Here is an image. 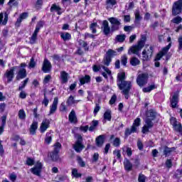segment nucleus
Here are the masks:
<instances>
[{"label":"nucleus","mask_w":182,"mask_h":182,"mask_svg":"<svg viewBox=\"0 0 182 182\" xmlns=\"http://www.w3.org/2000/svg\"><path fill=\"white\" fill-rule=\"evenodd\" d=\"M58 97H55L53 102L52 105L50 107V114H53L58 109Z\"/></svg>","instance_id":"a211bd4d"},{"label":"nucleus","mask_w":182,"mask_h":182,"mask_svg":"<svg viewBox=\"0 0 182 182\" xmlns=\"http://www.w3.org/2000/svg\"><path fill=\"white\" fill-rule=\"evenodd\" d=\"M124 166L127 171H132V168H133V164L130 163V161H129V159L124 160Z\"/></svg>","instance_id":"a878e982"},{"label":"nucleus","mask_w":182,"mask_h":182,"mask_svg":"<svg viewBox=\"0 0 182 182\" xmlns=\"http://www.w3.org/2000/svg\"><path fill=\"white\" fill-rule=\"evenodd\" d=\"M41 28H43V22L39 21L36 26V29H35L34 32H37L39 33V31H41Z\"/></svg>","instance_id":"49530a36"},{"label":"nucleus","mask_w":182,"mask_h":182,"mask_svg":"<svg viewBox=\"0 0 182 182\" xmlns=\"http://www.w3.org/2000/svg\"><path fill=\"white\" fill-rule=\"evenodd\" d=\"M2 19H4V14L0 13V23H2V25H6L8 23V14H4V19L2 21Z\"/></svg>","instance_id":"c756f323"},{"label":"nucleus","mask_w":182,"mask_h":182,"mask_svg":"<svg viewBox=\"0 0 182 182\" xmlns=\"http://www.w3.org/2000/svg\"><path fill=\"white\" fill-rule=\"evenodd\" d=\"M72 175L73 176V177H75V178H80V177H82V173H79L77 172V169L76 168H73L72 170Z\"/></svg>","instance_id":"c03bdc74"},{"label":"nucleus","mask_w":182,"mask_h":182,"mask_svg":"<svg viewBox=\"0 0 182 182\" xmlns=\"http://www.w3.org/2000/svg\"><path fill=\"white\" fill-rule=\"evenodd\" d=\"M36 130H38V122L34 121L32 122L29 129L30 134L33 136L36 134Z\"/></svg>","instance_id":"aec40b11"},{"label":"nucleus","mask_w":182,"mask_h":182,"mask_svg":"<svg viewBox=\"0 0 182 182\" xmlns=\"http://www.w3.org/2000/svg\"><path fill=\"white\" fill-rule=\"evenodd\" d=\"M156 114H157L156 113V112L150 109L146 112V119H149L150 120H154V119H156Z\"/></svg>","instance_id":"bb28decb"},{"label":"nucleus","mask_w":182,"mask_h":182,"mask_svg":"<svg viewBox=\"0 0 182 182\" xmlns=\"http://www.w3.org/2000/svg\"><path fill=\"white\" fill-rule=\"evenodd\" d=\"M181 21H182V18H181V17H180V16H176V17H175V18L172 20V22H173V23H177V24L181 23Z\"/></svg>","instance_id":"13d9d810"},{"label":"nucleus","mask_w":182,"mask_h":182,"mask_svg":"<svg viewBox=\"0 0 182 182\" xmlns=\"http://www.w3.org/2000/svg\"><path fill=\"white\" fill-rule=\"evenodd\" d=\"M116 55H117V52L112 49H109L106 53V56H108V58H109L110 59H112L113 56H116Z\"/></svg>","instance_id":"ea45409f"},{"label":"nucleus","mask_w":182,"mask_h":182,"mask_svg":"<svg viewBox=\"0 0 182 182\" xmlns=\"http://www.w3.org/2000/svg\"><path fill=\"white\" fill-rule=\"evenodd\" d=\"M170 123L173 126V129L175 130V132H177L178 133H182L181 123L177 121L176 118L171 117L170 119Z\"/></svg>","instance_id":"9b49d317"},{"label":"nucleus","mask_w":182,"mask_h":182,"mask_svg":"<svg viewBox=\"0 0 182 182\" xmlns=\"http://www.w3.org/2000/svg\"><path fill=\"white\" fill-rule=\"evenodd\" d=\"M146 44V37L142 36L141 38L138 41L137 44L129 48L128 50V55H136V56H140V50L144 48Z\"/></svg>","instance_id":"f03ea898"},{"label":"nucleus","mask_w":182,"mask_h":182,"mask_svg":"<svg viewBox=\"0 0 182 182\" xmlns=\"http://www.w3.org/2000/svg\"><path fill=\"white\" fill-rule=\"evenodd\" d=\"M16 69H18V67L14 66V67L11 68L9 70H7L6 71L4 76H5V77H6L8 83H10V82H12V80L15 76V74L14 72Z\"/></svg>","instance_id":"ddd939ff"},{"label":"nucleus","mask_w":182,"mask_h":182,"mask_svg":"<svg viewBox=\"0 0 182 182\" xmlns=\"http://www.w3.org/2000/svg\"><path fill=\"white\" fill-rule=\"evenodd\" d=\"M154 52V48L153 46L149 45L146 46L144 50L142 51V60H150L153 56Z\"/></svg>","instance_id":"39448f33"},{"label":"nucleus","mask_w":182,"mask_h":182,"mask_svg":"<svg viewBox=\"0 0 182 182\" xmlns=\"http://www.w3.org/2000/svg\"><path fill=\"white\" fill-rule=\"evenodd\" d=\"M178 50H182V37L178 38Z\"/></svg>","instance_id":"774afa93"},{"label":"nucleus","mask_w":182,"mask_h":182,"mask_svg":"<svg viewBox=\"0 0 182 182\" xmlns=\"http://www.w3.org/2000/svg\"><path fill=\"white\" fill-rule=\"evenodd\" d=\"M61 83H66L69 80V74L66 71H62L60 73Z\"/></svg>","instance_id":"4be33fe9"},{"label":"nucleus","mask_w":182,"mask_h":182,"mask_svg":"<svg viewBox=\"0 0 182 182\" xmlns=\"http://www.w3.org/2000/svg\"><path fill=\"white\" fill-rule=\"evenodd\" d=\"M140 124H141V119L139 117H137L134 120L131 128H127L125 129L124 136L126 137H129L130 134H133V133H137L139 127H140Z\"/></svg>","instance_id":"7ed1b4c3"},{"label":"nucleus","mask_w":182,"mask_h":182,"mask_svg":"<svg viewBox=\"0 0 182 182\" xmlns=\"http://www.w3.org/2000/svg\"><path fill=\"white\" fill-rule=\"evenodd\" d=\"M154 89H156V85H149L146 87L143 88L142 90L144 93H150V92L151 90H154Z\"/></svg>","instance_id":"e433bc0d"},{"label":"nucleus","mask_w":182,"mask_h":182,"mask_svg":"<svg viewBox=\"0 0 182 182\" xmlns=\"http://www.w3.org/2000/svg\"><path fill=\"white\" fill-rule=\"evenodd\" d=\"M117 85L119 90L124 95L125 98L129 99V93L132 89V82L126 80V73L122 72L117 74Z\"/></svg>","instance_id":"f257e3e1"},{"label":"nucleus","mask_w":182,"mask_h":182,"mask_svg":"<svg viewBox=\"0 0 182 182\" xmlns=\"http://www.w3.org/2000/svg\"><path fill=\"white\" fill-rule=\"evenodd\" d=\"M76 141L75 144L73 145L74 150L76 153H80L83 149H85V145H83V136L82 135L77 134L75 135Z\"/></svg>","instance_id":"20e7f679"},{"label":"nucleus","mask_w":182,"mask_h":182,"mask_svg":"<svg viewBox=\"0 0 182 182\" xmlns=\"http://www.w3.org/2000/svg\"><path fill=\"white\" fill-rule=\"evenodd\" d=\"M50 126V122L48 119H45L41 122V127H40V132L41 133H45L49 129Z\"/></svg>","instance_id":"4468645a"},{"label":"nucleus","mask_w":182,"mask_h":182,"mask_svg":"<svg viewBox=\"0 0 182 182\" xmlns=\"http://www.w3.org/2000/svg\"><path fill=\"white\" fill-rule=\"evenodd\" d=\"M102 31L104 33V35L107 36L109 33H110V27L109 26V22L107 21H104L102 22Z\"/></svg>","instance_id":"6ab92c4d"},{"label":"nucleus","mask_w":182,"mask_h":182,"mask_svg":"<svg viewBox=\"0 0 182 182\" xmlns=\"http://www.w3.org/2000/svg\"><path fill=\"white\" fill-rule=\"evenodd\" d=\"M99 160V154L98 153H95L93 156H92V161L94 163H96Z\"/></svg>","instance_id":"338daca9"},{"label":"nucleus","mask_w":182,"mask_h":182,"mask_svg":"<svg viewBox=\"0 0 182 182\" xmlns=\"http://www.w3.org/2000/svg\"><path fill=\"white\" fill-rule=\"evenodd\" d=\"M38 32L34 31L33 35L31 36L30 38V43L33 44L36 43V39H38Z\"/></svg>","instance_id":"58836bf2"},{"label":"nucleus","mask_w":182,"mask_h":182,"mask_svg":"<svg viewBox=\"0 0 182 182\" xmlns=\"http://www.w3.org/2000/svg\"><path fill=\"white\" fill-rule=\"evenodd\" d=\"M117 4L116 0H106L107 9H112Z\"/></svg>","instance_id":"cd10ccee"},{"label":"nucleus","mask_w":182,"mask_h":182,"mask_svg":"<svg viewBox=\"0 0 182 182\" xmlns=\"http://www.w3.org/2000/svg\"><path fill=\"white\" fill-rule=\"evenodd\" d=\"M42 103L46 106V107H48V105H49V100H48V97H46V94H44V99Z\"/></svg>","instance_id":"052dcab7"},{"label":"nucleus","mask_w":182,"mask_h":182,"mask_svg":"<svg viewBox=\"0 0 182 182\" xmlns=\"http://www.w3.org/2000/svg\"><path fill=\"white\" fill-rule=\"evenodd\" d=\"M97 126H99V121L93 120L92 122V125L89 127V132H94Z\"/></svg>","instance_id":"473e14b6"},{"label":"nucleus","mask_w":182,"mask_h":182,"mask_svg":"<svg viewBox=\"0 0 182 182\" xmlns=\"http://www.w3.org/2000/svg\"><path fill=\"white\" fill-rule=\"evenodd\" d=\"M95 141L98 147H102V146H103V143H105V136L103 135H100L96 138Z\"/></svg>","instance_id":"393cba45"},{"label":"nucleus","mask_w":182,"mask_h":182,"mask_svg":"<svg viewBox=\"0 0 182 182\" xmlns=\"http://www.w3.org/2000/svg\"><path fill=\"white\" fill-rule=\"evenodd\" d=\"M60 9H61L59 6H57L56 4H53L50 8V12H53V11H56L58 15H61L62 12H60Z\"/></svg>","instance_id":"c9c22d12"},{"label":"nucleus","mask_w":182,"mask_h":182,"mask_svg":"<svg viewBox=\"0 0 182 182\" xmlns=\"http://www.w3.org/2000/svg\"><path fill=\"white\" fill-rule=\"evenodd\" d=\"M153 126H154V123H153V119H149V118H146L145 119V124L141 129V132L143 133V134L149 133V129H151Z\"/></svg>","instance_id":"f8f14e48"},{"label":"nucleus","mask_w":182,"mask_h":182,"mask_svg":"<svg viewBox=\"0 0 182 182\" xmlns=\"http://www.w3.org/2000/svg\"><path fill=\"white\" fill-rule=\"evenodd\" d=\"M52 69V64L47 59H45L43 63L42 70L44 73H49Z\"/></svg>","instance_id":"dca6fc26"},{"label":"nucleus","mask_w":182,"mask_h":182,"mask_svg":"<svg viewBox=\"0 0 182 182\" xmlns=\"http://www.w3.org/2000/svg\"><path fill=\"white\" fill-rule=\"evenodd\" d=\"M121 63L123 66H126L127 65V55H124L121 57Z\"/></svg>","instance_id":"3c124183"},{"label":"nucleus","mask_w":182,"mask_h":182,"mask_svg":"<svg viewBox=\"0 0 182 182\" xmlns=\"http://www.w3.org/2000/svg\"><path fill=\"white\" fill-rule=\"evenodd\" d=\"M80 130L81 132H83L84 133H86L89 130V126H87V125H86V126H81V127H80Z\"/></svg>","instance_id":"e2e57ef3"},{"label":"nucleus","mask_w":182,"mask_h":182,"mask_svg":"<svg viewBox=\"0 0 182 182\" xmlns=\"http://www.w3.org/2000/svg\"><path fill=\"white\" fill-rule=\"evenodd\" d=\"M52 137H53V135L50 132H47L46 134V138H45V143L46 144H50L52 143Z\"/></svg>","instance_id":"c85d7f7f"},{"label":"nucleus","mask_w":182,"mask_h":182,"mask_svg":"<svg viewBox=\"0 0 182 182\" xmlns=\"http://www.w3.org/2000/svg\"><path fill=\"white\" fill-rule=\"evenodd\" d=\"M29 82V78H26L23 81L21 82L22 85L18 87V90H23L28 82Z\"/></svg>","instance_id":"a19ab883"},{"label":"nucleus","mask_w":182,"mask_h":182,"mask_svg":"<svg viewBox=\"0 0 182 182\" xmlns=\"http://www.w3.org/2000/svg\"><path fill=\"white\" fill-rule=\"evenodd\" d=\"M130 63L132 66H137V65H140V60L136 57H133L130 60Z\"/></svg>","instance_id":"4c0bfd02"},{"label":"nucleus","mask_w":182,"mask_h":182,"mask_svg":"<svg viewBox=\"0 0 182 182\" xmlns=\"http://www.w3.org/2000/svg\"><path fill=\"white\" fill-rule=\"evenodd\" d=\"M121 144L120 138H115L113 141V146L114 147H119Z\"/></svg>","instance_id":"603ef678"},{"label":"nucleus","mask_w":182,"mask_h":182,"mask_svg":"<svg viewBox=\"0 0 182 182\" xmlns=\"http://www.w3.org/2000/svg\"><path fill=\"white\" fill-rule=\"evenodd\" d=\"M102 68L103 70H105V72L102 73V76L105 79H109V76H112V71L105 65H102Z\"/></svg>","instance_id":"412c9836"},{"label":"nucleus","mask_w":182,"mask_h":182,"mask_svg":"<svg viewBox=\"0 0 182 182\" xmlns=\"http://www.w3.org/2000/svg\"><path fill=\"white\" fill-rule=\"evenodd\" d=\"M177 103H178V92H173V95L171 100V107L176 109L177 107Z\"/></svg>","instance_id":"f3484780"},{"label":"nucleus","mask_w":182,"mask_h":182,"mask_svg":"<svg viewBox=\"0 0 182 182\" xmlns=\"http://www.w3.org/2000/svg\"><path fill=\"white\" fill-rule=\"evenodd\" d=\"M50 79H52V76H50V75H47L43 80L44 85L49 83V80H50Z\"/></svg>","instance_id":"680f3d73"},{"label":"nucleus","mask_w":182,"mask_h":182,"mask_svg":"<svg viewBox=\"0 0 182 182\" xmlns=\"http://www.w3.org/2000/svg\"><path fill=\"white\" fill-rule=\"evenodd\" d=\"M108 21L112 25V32H115V31H119V29H120V25H122V23H120V20H119L117 18L111 17L108 18Z\"/></svg>","instance_id":"9d476101"},{"label":"nucleus","mask_w":182,"mask_h":182,"mask_svg":"<svg viewBox=\"0 0 182 182\" xmlns=\"http://www.w3.org/2000/svg\"><path fill=\"white\" fill-rule=\"evenodd\" d=\"M170 48H171V43H169L168 46H166L162 49L161 52L164 54V55L167 54V52H168V50H170Z\"/></svg>","instance_id":"de8ad7c7"},{"label":"nucleus","mask_w":182,"mask_h":182,"mask_svg":"<svg viewBox=\"0 0 182 182\" xmlns=\"http://www.w3.org/2000/svg\"><path fill=\"white\" fill-rule=\"evenodd\" d=\"M166 166L167 168H171V167L173 166V162H171V159L166 160Z\"/></svg>","instance_id":"0e129e2a"},{"label":"nucleus","mask_w":182,"mask_h":182,"mask_svg":"<svg viewBox=\"0 0 182 182\" xmlns=\"http://www.w3.org/2000/svg\"><path fill=\"white\" fill-rule=\"evenodd\" d=\"M134 15H135V23H139V22H140L141 21V19H143V17H141V16H140V11L139 10H136L134 12Z\"/></svg>","instance_id":"7c9ffc66"},{"label":"nucleus","mask_w":182,"mask_h":182,"mask_svg":"<svg viewBox=\"0 0 182 182\" xmlns=\"http://www.w3.org/2000/svg\"><path fill=\"white\" fill-rule=\"evenodd\" d=\"M62 147V144L60 143L57 142L54 144V150L53 152L50 153V159L53 161H56L58 159H59V151H60V148Z\"/></svg>","instance_id":"0eeeda50"},{"label":"nucleus","mask_w":182,"mask_h":182,"mask_svg":"<svg viewBox=\"0 0 182 182\" xmlns=\"http://www.w3.org/2000/svg\"><path fill=\"white\" fill-rule=\"evenodd\" d=\"M97 28V23H91L90 26V31H92V33H96L97 31L96 28Z\"/></svg>","instance_id":"09e8293b"},{"label":"nucleus","mask_w":182,"mask_h":182,"mask_svg":"<svg viewBox=\"0 0 182 182\" xmlns=\"http://www.w3.org/2000/svg\"><path fill=\"white\" fill-rule=\"evenodd\" d=\"M77 102H79V100L78 101L75 100V98L73 97V96L70 95L67 100L66 103L68 106H72V105H75V103H77Z\"/></svg>","instance_id":"f704fd0d"},{"label":"nucleus","mask_w":182,"mask_h":182,"mask_svg":"<svg viewBox=\"0 0 182 182\" xmlns=\"http://www.w3.org/2000/svg\"><path fill=\"white\" fill-rule=\"evenodd\" d=\"M31 171L35 176H40L41 171H42V164L41 162L37 163L33 168H31Z\"/></svg>","instance_id":"2eb2a0df"},{"label":"nucleus","mask_w":182,"mask_h":182,"mask_svg":"<svg viewBox=\"0 0 182 182\" xmlns=\"http://www.w3.org/2000/svg\"><path fill=\"white\" fill-rule=\"evenodd\" d=\"M27 166H33L35 164V161L31 158H28L26 160Z\"/></svg>","instance_id":"bf43d9fd"},{"label":"nucleus","mask_w":182,"mask_h":182,"mask_svg":"<svg viewBox=\"0 0 182 182\" xmlns=\"http://www.w3.org/2000/svg\"><path fill=\"white\" fill-rule=\"evenodd\" d=\"M146 176L143 175V173H139L138 177L139 182H146Z\"/></svg>","instance_id":"5fc2aeb1"},{"label":"nucleus","mask_w":182,"mask_h":182,"mask_svg":"<svg viewBox=\"0 0 182 182\" xmlns=\"http://www.w3.org/2000/svg\"><path fill=\"white\" fill-rule=\"evenodd\" d=\"M77 161H78V164H79V166H80V167H85L86 163L85 161H83V159H82V158L78 157Z\"/></svg>","instance_id":"4d7b16f0"},{"label":"nucleus","mask_w":182,"mask_h":182,"mask_svg":"<svg viewBox=\"0 0 182 182\" xmlns=\"http://www.w3.org/2000/svg\"><path fill=\"white\" fill-rule=\"evenodd\" d=\"M79 43L80 46H82V48H85V50H89V48H87V43H86L84 41L80 40L79 41Z\"/></svg>","instance_id":"864d4df0"},{"label":"nucleus","mask_w":182,"mask_h":182,"mask_svg":"<svg viewBox=\"0 0 182 182\" xmlns=\"http://www.w3.org/2000/svg\"><path fill=\"white\" fill-rule=\"evenodd\" d=\"M18 117L21 120H25L26 118V114H25V111L23 109H20L18 111Z\"/></svg>","instance_id":"37998d69"},{"label":"nucleus","mask_w":182,"mask_h":182,"mask_svg":"<svg viewBox=\"0 0 182 182\" xmlns=\"http://www.w3.org/2000/svg\"><path fill=\"white\" fill-rule=\"evenodd\" d=\"M174 148H169L168 146H165L164 150V154L165 156H168V154H170L171 153V151H173Z\"/></svg>","instance_id":"79ce46f5"},{"label":"nucleus","mask_w":182,"mask_h":182,"mask_svg":"<svg viewBox=\"0 0 182 182\" xmlns=\"http://www.w3.org/2000/svg\"><path fill=\"white\" fill-rule=\"evenodd\" d=\"M68 119L70 123H76L77 122V118L76 117V113L75 110H72L68 116Z\"/></svg>","instance_id":"5701e85b"},{"label":"nucleus","mask_w":182,"mask_h":182,"mask_svg":"<svg viewBox=\"0 0 182 182\" xmlns=\"http://www.w3.org/2000/svg\"><path fill=\"white\" fill-rule=\"evenodd\" d=\"M60 38L66 42V41H70L71 36L69 33H61Z\"/></svg>","instance_id":"72a5a7b5"},{"label":"nucleus","mask_w":182,"mask_h":182,"mask_svg":"<svg viewBox=\"0 0 182 182\" xmlns=\"http://www.w3.org/2000/svg\"><path fill=\"white\" fill-rule=\"evenodd\" d=\"M182 11V0H178L175 1L172 6V15L176 16L180 15Z\"/></svg>","instance_id":"6e6552de"},{"label":"nucleus","mask_w":182,"mask_h":182,"mask_svg":"<svg viewBox=\"0 0 182 182\" xmlns=\"http://www.w3.org/2000/svg\"><path fill=\"white\" fill-rule=\"evenodd\" d=\"M110 62H112V58H110L109 56L106 55L105 58L103 59V64L105 66H109L110 65Z\"/></svg>","instance_id":"a18cd8bd"},{"label":"nucleus","mask_w":182,"mask_h":182,"mask_svg":"<svg viewBox=\"0 0 182 182\" xmlns=\"http://www.w3.org/2000/svg\"><path fill=\"white\" fill-rule=\"evenodd\" d=\"M112 120V111L110 110H107L104 113V119H103V123H106V121L110 122Z\"/></svg>","instance_id":"b1692460"},{"label":"nucleus","mask_w":182,"mask_h":182,"mask_svg":"<svg viewBox=\"0 0 182 182\" xmlns=\"http://www.w3.org/2000/svg\"><path fill=\"white\" fill-rule=\"evenodd\" d=\"M18 69L17 75L16 76V80H21V79H25L28 73H26V63H22L19 66H16Z\"/></svg>","instance_id":"423d86ee"},{"label":"nucleus","mask_w":182,"mask_h":182,"mask_svg":"<svg viewBox=\"0 0 182 182\" xmlns=\"http://www.w3.org/2000/svg\"><path fill=\"white\" fill-rule=\"evenodd\" d=\"M35 66H36V63L35 62V59L33 58H32L30 60L28 68H30V69H31V68H35Z\"/></svg>","instance_id":"6e6d98bb"},{"label":"nucleus","mask_w":182,"mask_h":182,"mask_svg":"<svg viewBox=\"0 0 182 182\" xmlns=\"http://www.w3.org/2000/svg\"><path fill=\"white\" fill-rule=\"evenodd\" d=\"M164 56V54L160 51L159 53H158L156 56L155 60H160Z\"/></svg>","instance_id":"69168bd1"},{"label":"nucleus","mask_w":182,"mask_h":182,"mask_svg":"<svg viewBox=\"0 0 182 182\" xmlns=\"http://www.w3.org/2000/svg\"><path fill=\"white\" fill-rule=\"evenodd\" d=\"M149 80V74L141 73L136 77V83L140 87L147 85V80Z\"/></svg>","instance_id":"1a4fd4ad"},{"label":"nucleus","mask_w":182,"mask_h":182,"mask_svg":"<svg viewBox=\"0 0 182 182\" xmlns=\"http://www.w3.org/2000/svg\"><path fill=\"white\" fill-rule=\"evenodd\" d=\"M116 39L117 40L118 42H124V40L126 39V35H117Z\"/></svg>","instance_id":"8fccbe9b"},{"label":"nucleus","mask_w":182,"mask_h":182,"mask_svg":"<svg viewBox=\"0 0 182 182\" xmlns=\"http://www.w3.org/2000/svg\"><path fill=\"white\" fill-rule=\"evenodd\" d=\"M89 82H90V76L89 75H85V77L80 78V85H85V83H89Z\"/></svg>","instance_id":"2f4dec72"}]
</instances>
